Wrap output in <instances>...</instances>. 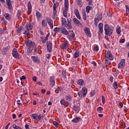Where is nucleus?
<instances>
[{
  "label": "nucleus",
  "mask_w": 129,
  "mask_h": 129,
  "mask_svg": "<svg viewBox=\"0 0 129 129\" xmlns=\"http://www.w3.org/2000/svg\"><path fill=\"white\" fill-rule=\"evenodd\" d=\"M114 30V27L112 26H109L108 24H105L104 25L105 34L107 36H110L111 35H112V33H113Z\"/></svg>",
  "instance_id": "obj_1"
},
{
  "label": "nucleus",
  "mask_w": 129,
  "mask_h": 129,
  "mask_svg": "<svg viewBox=\"0 0 129 129\" xmlns=\"http://www.w3.org/2000/svg\"><path fill=\"white\" fill-rule=\"evenodd\" d=\"M64 8L63 10L62 13L64 17H67V13L68 10H69V0H64Z\"/></svg>",
  "instance_id": "obj_2"
},
{
  "label": "nucleus",
  "mask_w": 129,
  "mask_h": 129,
  "mask_svg": "<svg viewBox=\"0 0 129 129\" xmlns=\"http://www.w3.org/2000/svg\"><path fill=\"white\" fill-rule=\"evenodd\" d=\"M31 116L33 119H35V120H38V121H40L41 119H43L44 118V116L42 114L38 115L37 113H33L31 115Z\"/></svg>",
  "instance_id": "obj_3"
},
{
  "label": "nucleus",
  "mask_w": 129,
  "mask_h": 129,
  "mask_svg": "<svg viewBox=\"0 0 129 129\" xmlns=\"http://www.w3.org/2000/svg\"><path fill=\"white\" fill-rule=\"evenodd\" d=\"M25 44L27 47H35V42L32 40H29V39H26L25 40Z\"/></svg>",
  "instance_id": "obj_4"
},
{
  "label": "nucleus",
  "mask_w": 129,
  "mask_h": 129,
  "mask_svg": "<svg viewBox=\"0 0 129 129\" xmlns=\"http://www.w3.org/2000/svg\"><path fill=\"white\" fill-rule=\"evenodd\" d=\"M105 57L108 60H110V61H112L113 60V55L110 52V51L108 50L106 53Z\"/></svg>",
  "instance_id": "obj_5"
},
{
  "label": "nucleus",
  "mask_w": 129,
  "mask_h": 129,
  "mask_svg": "<svg viewBox=\"0 0 129 129\" xmlns=\"http://www.w3.org/2000/svg\"><path fill=\"white\" fill-rule=\"evenodd\" d=\"M67 37L68 39L70 41H73L74 38H75V33H74V32H73V31H70Z\"/></svg>",
  "instance_id": "obj_6"
},
{
  "label": "nucleus",
  "mask_w": 129,
  "mask_h": 129,
  "mask_svg": "<svg viewBox=\"0 0 129 129\" xmlns=\"http://www.w3.org/2000/svg\"><path fill=\"white\" fill-rule=\"evenodd\" d=\"M12 55L15 59H19L20 58V55L18 52V49L14 48L12 51Z\"/></svg>",
  "instance_id": "obj_7"
},
{
  "label": "nucleus",
  "mask_w": 129,
  "mask_h": 129,
  "mask_svg": "<svg viewBox=\"0 0 129 129\" xmlns=\"http://www.w3.org/2000/svg\"><path fill=\"white\" fill-rule=\"evenodd\" d=\"M49 36H50V33H48L46 37H41L40 39V42L42 43V44H46V42L48 41V38H49Z\"/></svg>",
  "instance_id": "obj_8"
},
{
  "label": "nucleus",
  "mask_w": 129,
  "mask_h": 129,
  "mask_svg": "<svg viewBox=\"0 0 129 129\" xmlns=\"http://www.w3.org/2000/svg\"><path fill=\"white\" fill-rule=\"evenodd\" d=\"M102 20V16L100 15L97 16V17H95L94 18V25L95 27H97V25H98V23H99V21H101Z\"/></svg>",
  "instance_id": "obj_9"
},
{
  "label": "nucleus",
  "mask_w": 129,
  "mask_h": 129,
  "mask_svg": "<svg viewBox=\"0 0 129 129\" xmlns=\"http://www.w3.org/2000/svg\"><path fill=\"white\" fill-rule=\"evenodd\" d=\"M46 47L47 49V52H52V42L50 41H48L46 43Z\"/></svg>",
  "instance_id": "obj_10"
},
{
  "label": "nucleus",
  "mask_w": 129,
  "mask_h": 129,
  "mask_svg": "<svg viewBox=\"0 0 129 129\" xmlns=\"http://www.w3.org/2000/svg\"><path fill=\"white\" fill-rule=\"evenodd\" d=\"M125 65V60L124 59H122L119 62V63L118 64V69H121L122 68H123V67Z\"/></svg>",
  "instance_id": "obj_11"
},
{
  "label": "nucleus",
  "mask_w": 129,
  "mask_h": 129,
  "mask_svg": "<svg viewBox=\"0 0 129 129\" xmlns=\"http://www.w3.org/2000/svg\"><path fill=\"white\" fill-rule=\"evenodd\" d=\"M46 20L49 27H50V29H53L54 26H53V21H52V19L49 17H46Z\"/></svg>",
  "instance_id": "obj_12"
},
{
  "label": "nucleus",
  "mask_w": 129,
  "mask_h": 129,
  "mask_svg": "<svg viewBox=\"0 0 129 129\" xmlns=\"http://www.w3.org/2000/svg\"><path fill=\"white\" fill-rule=\"evenodd\" d=\"M69 45V43L68 42V41L66 40L63 44L60 45V47L61 49H63V50H64L65 49H67V47H68Z\"/></svg>",
  "instance_id": "obj_13"
},
{
  "label": "nucleus",
  "mask_w": 129,
  "mask_h": 129,
  "mask_svg": "<svg viewBox=\"0 0 129 129\" xmlns=\"http://www.w3.org/2000/svg\"><path fill=\"white\" fill-rule=\"evenodd\" d=\"M84 31L87 37H91V33L90 32V29H89V28L85 27Z\"/></svg>",
  "instance_id": "obj_14"
},
{
  "label": "nucleus",
  "mask_w": 129,
  "mask_h": 129,
  "mask_svg": "<svg viewBox=\"0 0 129 129\" xmlns=\"http://www.w3.org/2000/svg\"><path fill=\"white\" fill-rule=\"evenodd\" d=\"M98 31L100 34H103V23H100L98 24Z\"/></svg>",
  "instance_id": "obj_15"
},
{
  "label": "nucleus",
  "mask_w": 129,
  "mask_h": 129,
  "mask_svg": "<svg viewBox=\"0 0 129 129\" xmlns=\"http://www.w3.org/2000/svg\"><path fill=\"white\" fill-rule=\"evenodd\" d=\"M31 59L34 63H40V58L37 56H32Z\"/></svg>",
  "instance_id": "obj_16"
},
{
  "label": "nucleus",
  "mask_w": 129,
  "mask_h": 129,
  "mask_svg": "<svg viewBox=\"0 0 129 129\" xmlns=\"http://www.w3.org/2000/svg\"><path fill=\"white\" fill-rule=\"evenodd\" d=\"M23 35H25L26 38L29 39L30 38V30L28 29H25L23 32Z\"/></svg>",
  "instance_id": "obj_17"
},
{
  "label": "nucleus",
  "mask_w": 129,
  "mask_h": 129,
  "mask_svg": "<svg viewBox=\"0 0 129 129\" xmlns=\"http://www.w3.org/2000/svg\"><path fill=\"white\" fill-rule=\"evenodd\" d=\"M73 22L76 26H82V24L80 23V21H79V20H78V19H77L76 18L73 19Z\"/></svg>",
  "instance_id": "obj_18"
},
{
  "label": "nucleus",
  "mask_w": 129,
  "mask_h": 129,
  "mask_svg": "<svg viewBox=\"0 0 129 129\" xmlns=\"http://www.w3.org/2000/svg\"><path fill=\"white\" fill-rule=\"evenodd\" d=\"M60 33L61 34H63V35H65L66 36H68L69 35V32L66 29V28H64L63 27H61V30Z\"/></svg>",
  "instance_id": "obj_19"
},
{
  "label": "nucleus",
  "mask_w": 129,
  "mask_h": 129,
  "mask_svg": "<svg viewBox=\"0 0 129 129\" xmlns=\"http://www.w3.org/2000/svg\"><path fill=\"white\" fill-rule=\"evenodd\" d=\"M8 51H10V46H8L5 47H4L2 49V53L4 55H6Z\"/></svg>",
  "instance_id": "obj_20"
},
{
  "label": "nucleus",
  "mask_w": 129,
  "mask_h": 129,
  "mask_svg": "<svg viewBox=\"0 0 129 129\" xmlns=\"http://www.w3.org/2000/svg\"><path fill=\"white\" fill-rule=\"evenodd\" d=\"M50 84L53 87L55 85V78L54 77H50L49 78Z\"/></svg>",
  "instance_id": "obj_21"
},
{
  "label": "nucleus",
  "mask_w": 129,
  "mask_h": 129,
  "mask_svg": "<svg viewBox=\"0 0 129 129\" xmlns=\"http://www.w3.org/2000/svg\"><path fill=\"white\" fill-rule=\"evenodd\" d=\"M28 15H30L31 13H32V4H31V2H28Z\"/></svg>",
  "instance_id": "obj_22"
},
{
  "label": "nucleus",
  "mask_w": 129,
  "mask_h": 129,
  "mask_svg": "<svg viewBox=\"0 0 129 129\" xmlns=\"http://www.w3.org/2000/svg\"><path fill=\"white\" fill-rule=\"evenodd\" d=\"M26 29L31 31L33 29V25L30 23H27L25 26Z\"/></svg>",
  "instance_id": "obj_23"
},
{
  "label": "nucleus",
  "mask_w": 129,
  "mask_h": 129,
  "mask_svg": "<svg viewBox=\"0 0 129 129\" xmlns=\"http://www.w3.org/2000/svg\"><path fill=\"white\" fill-rule=\"evenodd\" d=\"M62 29V27H55L53 29V32L55 34H57V33H61V30Z\"/></svg>",
  "instance_id": "obj_24"
},
{
  "label": "nucleus",
  "mask_w": 129,
  "mask_h": 129,
  "mask_svg": "<svg viewBox=\"0 0 129 129\" xmlns=\"http://www.w3.org/2000/svg\"><path fill=\"white\" fill-rule=\"evenodd\" d=\"M6 3L9 10H12L13 9L12 7V1L11 0H6Z\"/></svg>",
  "instance_id": "obj_25"
},
{
  "label": "nucleus",
  "mask_w": 129,
  "mask_h": 129,
  "mask_svg": "<svg viewBox=\"0 0 129 129\" xmlns=\"http://www.w3.org/2000/svg\"><path fill=\"white\" fill-rule=\"evenodd\" d=\"M80 55V51L79 50H76L73 55V57L75 59H76V58H78V57H79Z\"/></svg>",
  "instance_id": "obj_26"
},
{
  "label": "nucleus",
  "mask_w": 129,
  "mask_h": 129,
  "mask_svg": "<svg viewBox=\"0 0 129 129\" xmlns=\"http://www.w3.org/2000/svg\"><path fill=\"white\" fill-rule=\"evenodd\" d=\"M77 84L83 86L84 85V80L83 79H79L77 81Z\"/></svg>",
  "instance_id": "obj_27"
},
{
  "label": "nucleus",
  "mask_w": 129,
  "mask_h": 129,
  "mask_svg": "<svg viewBox=\"0 0 129 129\" xmlns=\"http://www.w3.org/2000/svg\"><path fill=\"white\" fill-rule=\"evenodd\" d=\"M75 14L76 15L77 18L79 19V20H80L81 19V17H80V15L79 14V11H78V9H75L74 10Z\"/></svg>",
  "instance_id": "obj_28"
},
{
  "label": "nucleus",
  "mask_w": 129,
  "mask_h": 129,
  "mask_svg": "<svg viewBox=\"0 0 129 129\" xmlns=\"http://www.w3.org/2000/svg\"><path fill=\"white\" fill-rule=\"evenodd\" d=\"M81 121V118L80 117H77L75 118H74L72 121L73 122H75L76 123L79 122V121Z\"/></svg>",
  "instance_id": "obj_29"
},
{
  "label": "nucleus",
  "mask_w": 129,
  "mask_h": 129,
  "mask_svg": "<svg viewBox=\"0 0 129 129\" xmlns=\"http://www.w3.org/2000/svg\"><path fill=\"white\" fill-rule=\"evenodd\" d=\"M73 110L78 113L79 112V110H80V107H79V106L75 105L73 107Z\"/></svg>",
  "instance_id": "obj_30"
},
{
  "label": "nucleus",
  "mask_w": 129,
  "mask_h": 129,
  "mask_svg": "<svg viewBox=\"0 0 129 129\" xmlns=\"http://www.w3.org/2000/svg\"><path fill=\"white\" fill-rule=\"evenodd\" d=\"M91 10H92V7H91L90 6H87L86 7V12L87 14H89V13H90V11H91Z\"/></svg>",
  "instance_id": "obj_31"
},
{
  "label": "nucleus",
  "mask_w": 129,
  "mask_h": 129,
  "mask_svg": "<svg viewBox=\"0 0 129 129\" xmlns=\"http://www.w3.org/2000/svg\"><path fill=\"white\" fill-rule=\"evenodd\" d=\"M76 4L79 8H82V0H76Z\"/></svg>",
  "instance_id": "obj_32"
},
{
  "label": "nucleus",
  "mask_w": 129,
  "mask_h": 129,
  "mask_svg": "<svg viewBox=\"0 0 129 129\" xmlns=\"http://www.w3.org/2000/svg\"><path fill=\"white\" fill-rule=\"evenodd\" d=\"M116 32L117 34V35H120V33H121V29L120 28V26H117L116 28Z\"/></svg>",
  "instance_id": "obj_33"
},
{
  "label": "nucleus",
  "mask_w": 129,
  "mask_h": 129,
  "mask_svg": "<svg viewBox=\"0 0 129 129\" xmlns=\"http://www.w3.org/2000/svg\"><path fill=\"white\" fill-rule=\"evenodd\" d=\"M81 92L84 94L83 96H86V94H87V89L85 87L83 88Z\"/></svg>",
  "instance_id": "obj_34"
},
{
  "label": "nucleus",
  "mask_w": 129,
  "mask_h": 129,
  "mask_svg": "<svg viewBox=\"0 0 129 129\" xmlns=\"http://www.w3.org/2000/svg\"><path fill=\"white\" fill-rule=\"evenodd\" d=\"M4 17L6 20H8V21H10L12 19V17L10 15V14L6 13L4 15Z\"/></svg>",
  "instance_id": "obj_35"
},
{
  "label": "nucleus",
  "mask_w": 129,
  "mask_h": 129,
  "mask_svg": "<svg viewBox=\"0 0 129 129\" xmlns=\"http://www.w3.org/2000/svg\"><path fill=\"white\" fill-rule=\"evenodd\" d=\"M64 26H66V27L68 30H71V29H72V24H71V23H68Z\"/></svg>",
  "instance_id": "obj_36"
},
{
  "label": "nucleus",
  "mask_w": 129,
  "mask_h": 129,
  "mask_svg": "<svg viewBox=\"0 0 129 129\" xmlns=\"http://www.w3.org/2000/svg\"><path fill=\"white\" fill-rule=\"evenodd\" d=\"M22 31H23V26H20L16 30V33H17V34H20L22 32Z\"/></svg>",
  "instance_id": "obj_37"
},
{
  "label": "nucleus",
  "mask_w": 129,
  "mask_h": 129,
  "mask_svg": "<svg viewBox=\"0 0 129 129\" xmlns=\"http://www.w3.org/2000/svg\"><path fill=\"white\" fill-rule=\"evenodd\" d=\"M41 25H42V27H43L44 28H45V27L47 26V21H46V20L43 19L42 21Z\"/></svg>",
  "instance_id": "obj_38"
},
{
  "label": "nucleus",
  "mask_w": 129,
  "mask_h": 129,
  "mask_svg": "<svg viewBox=\"0 0 129 129\" xmlns=\"http://www.w3.org/2000/svg\"><path fill=\"white\" fill-rule=\"evenodd\" d=\"M58 7H59V2H55L53 4V9L57 10Z\"/></svg>",
  "instance_id": "obj_39"
},
{
  "label": "nucleus",
  "mask_w": 129,
  "mask_h": 129,
  "mask_svg": "<svg viewBox=\"0 0 129 129\" xmlns=\"http://www.w3.org/2000/svg\"><path fill=\"white\" fill-rule=\"evenodd\" d=\"M125 9H126V15L129 17V6L128 5H126Z\"/></svg>",
  "instance_id": "obj_40"
},
{
  "label": "nucleus",
  "mask_w": 129,
  "mask_h": 129,
  "mask_svg": "<svg viewBox=\"0 0 129 129\" xmlns=\"http://www.w3.org/2000/svg\"><path fill=\"white\" fill-rule=\"evenodd\" d=\"M67 24V21L66 20V19L65 18H62L61 20V25L62 26L66 25Z\"/></svg>",
  "instance_id": "obj_41"
},
{
  "label": "nucleus",
  "mask_w": 129,
  "mask_h": 129,
  "mask_svg": "<svg viewBox=\"0 0 129 129\" xmlns=\"http://www.w3.org/2000/svg\"><path fill=\"white\" fill-rule=\"evenodd\" d=\"M57 9H53V17H57Z\"/></svg>",
  "instance_id": "obj_42"
},
{
  "label": "nucleus",
  "mask_w": 129,
  "mask_h": 129,
  "mask_svg": "<svg viewBox=\"0 0 129 129\" xmlns=\"http://www.w3.org/2000/svg\"><path fill=\"white\" fill-rule=\"evenodd\" d=\"M34 47H28L27 52L28 53H32L33 52V49Z\"/></svg>",
  "instance_id": "obj_43"
},
{
  "label": "nucleus",
  "mask_w": 129,
  "mask_h": 129,
  "mask_svg": "<svg viewBox=\"0 0 129 129\" xmlns=\"http://www.w3.org/2000/svg\"><path fill=\"white\" fill-rule=\"evenodd\" d=\"M78 95L79 96V97H81V98H82V97H83V98L85 97V96H83V95H84V94H83L82 92H79L78 93Z\"/></svg>",
  "instance_id": "obj_44"
},
{
  "label": "nucleus",
  "mask_w": 129,
  "mask_h": 129,
  "mask_svg": "<svg viewBox=\"0 0 129 129\" xmlns=\"http://www.w3.org/2000/svg\"><path fill=\"white\" fill-rule=\"evenodd\" d=\"M113 87L114 89H117V82H115L113 84Z\"/></svg>",
  "instance_id": "obj_45"
},
{
  "label": "nucleus",
  "mask_w": 129,
  "mask_h": 129,
  "mask_svg": "<svg viewBox=\"0 0 129 129\" xmlns=\"http://www.w3.org/2000/svg\"><path fill=\"white\" fill-rule=\"evenodd\" d=\"M22 16V12L21 10H18L17 13V18H19V17H21Z\"/></svg>",
  "instance_id": "obj_46"
},
{
  "label": "nucleus",
  "mask_w": 129,
  "mask_h": 129,
  "mask_svg": "<svg viewBox=\"0 0 129 129\" xmlns=\"http://www.w3.org/2000/svg\"><path fill=\"white\" fill-rule=\"evenodd\" d=\"M36 16L37 19H40L41 18V14L38 11L36 12Z\"/></svg>",
  "instance_id": "obj_47"
},
{
  "label": "nucleus",
  "mask_w": 129,
  "mask_h": 129,
  "mask_svg": "<svg viewBox=\"0 0 129 129\" xmlns=\"http://www.w3.org/2000/svg\"><path fill=\"white\" fill-rule=\"evenodd\" d=\"M94 50H95V51H98V50H99V47H98V45L95 44L94 45Z\"/></svg>",
  "instance_id": "obj_48"
},
{
  "label": "nucleus",
  "mask_w": 129,
  "mask_h": 129,
  "mask_svg": "<svg viewBox=\"0 0 129 129\" xmlns=\"http://www.w3.org/2000/svg\"><path fill=\"white\" fill-rule=\"evenodd\" d=\"M53 125H55L56 127H59V123H58L57 121H54L53 122Z\"/></svg>",
  "instance_id": "obj_49"
},
{
  "label": "nucleus",
  "mask_w": 129,
  "mask_h": 129,
  "mask_svg": "<svg viewBox=\"0 0 129 129\" xmlns=\"http://www.w3.org/2000/svg\"><path fill=\"white\" fill-rule=\"evenodd\" d=\"M97 110H98V111H99V112H102L103 110V108L101 107H98L97 109Z\"/></svg>",
  "instance_id": "obj_50"
},
{
  "label": "nucleus",
  "mask_w": 129,
  "mask_h": 129,
  "mask_svg": "<svg viewBox=\"0 0 129 129\" xmlns=\"http://www.w3.org/2000/svg\"><path fill=\"white\" fill-rule=\"evenodd\" d=\"M13 127L14 128V129H22L21 127L19 126H17V125L16 124H14L13 125Z\"/></svg>",
  "instance_id": "obj_51"
},
{
  "label": "nucleus",
  "mask_w": 129,
  "mask_h": 129,
  "mask_svg": "<svg viewBox=\"0 0 129 129\" xmlns=\"http://www.w3.org/2000/svg\"><path fill=\"white\" fill-rule=\"evenodd\" d=\"M101 99L103 104H104V103H105V98L104 97V96H101Z\"/></svg>",
  "instance_id": "obj_52"
},
{
  "label": "nucleus",
  "mask_w": 129,
  "mask_h": 129,
  "mask_svg": "<svg viewBox=\"0 0 129 129\" xmlns=\"http://www.w3.org/2000/svg\"><path fill=\"white\" fill-rule=\"evenodd\" d=\"M38 102L40 104H43L44 103V100L40 98V99L38 100Z\"/></svg>",
  "instance_id": "obj_53"
},
{
  "label": "nucleus",
  "mask_w": 129,
  "mask_h": 129,
  "mask_svg": "<svg viewBox=\"0 0 129 129\" xmlns=\"http://www.w3.org/2000/svg\"><path fill=\"white\" fill-rule=\"evenodd\" d=\"M62 76L63 77H66V71L63 70L62 72Z\"/></svg>",
  "instance_id": "obj_54"
},
{
  "label": "nucleus",
  "mask_w": 129,
  "mask_h": 129,
  "mask_svg": "<svg viewBox=\"0 0 129 129\" xmlns=\"http://www.w3.org/2000/svg\"><path fill=\"white\" fill-rule=\"evenodd\" d=\"M17 104L18 105L21 106L23 105V104H22V103H21V100H18L17 101Z\"/></svg>",
  "instance_id": "obj_55"
},
{
  "label": "nucleus",
  "mask_w": 129,
  "mask_h": 129,
  "mask_svg": "<svg viewBox=\"0 0 129 129\" xmlns=\"http://www.w3.org/2000/svg\"><path fill=\"white\" fill-rule=\"evenodd\" d=\"M86 13H84L83 14V19L84 20V21H86Z\"/></svg>",
  "instance_id": "obj_56"
},
{
  "label": "nucleus",
  "mask_w": 129,
  "mask_h": 129,
  "mask_svg": "<svg viewBox=\"0 0 129 129\" xmlns=\"http://www.w3.org/2000/svg\"><path fill=\"white\" fill-rule=\"evenodd\" d=\"M67 100H69L70 101L72 99V97H71V96H67L66 97Z\"/></svg>",
  "instance_id": "obj_57"
},
{
  "label": "nucleus",
  "mask_w": 129,
  "mask_h": 129,
  "mask_svg": "<svg viewBox=\"0 0 129 129\" xmlns=\"http://www.w3.org/2000/svg\"><path fill=\"white\" fill-rule=\"evenodd\" d=\"M71 22H72V20H71V18H68L67 19V23L69 24H71Z\"/></svg>",
  "instance_id": "obj_58"
},
{
  "label": "nucleus",
  "mask_w": 129,
  "mask_h": 129,
  "mask_svg": "<svg viewBox=\"0 0 129 129\" xmlns=\"http://www.w3.org/2000/svg\"><path fill=\"white\" fill-rule=\"evenodd\" d=\"M60 104L62 105H65V101H64V100H60Z\"/></svg>",
  "instance_id": "obj_59"
},
{
  "label": "nucleus",
  "mask_w": 129,
  "mask_h": 129,
  "mask_svg": "<svg viewBox=\"0 0 129 129\" xmlns=\"http://www.w3.org/2000/svg\"><path fill=\"white\" fill-rule=\"evenodd\" d=\"M124 42H125V39H124V38L120 39L119 40V43H124Z\"/></svg>",
  "instance_id": "obj_60"
},
{
  "label": "nucleus",
  "mask_w": 129,
  "mask_h": 129,
  "mask_svg": "<svg viewBox=\"0 0 129 129\" xmlns=\"http://www.w3.org/2000/svg\"><path fill=\"white\" fill-rule=\"evenodd\" d=\"M26 77L25 76H22L21 78L20 79L21 80H25L26 79Z\"/></svg>",
  "instance_id": "obj_61"
},
{
  "label": "nucleus",
  "mask_w": 129,
  "mask_h": 129,
  "mask_svg": "<svg viewBox=\"0 0 129 129\" xmlns=\"http://www.w3.org/2000/svg\"><path fill=\"white\" fill-rule=\"evenodd\" d=\"M110 82H113V77L111 76L109 78Z\"/></svg>",
  "instance_id": "obj_62"
},
{
  "label": "nucleus",
  "mask_w": 129,
  "mask_h": 129,
  "mask_svg": "<svg viewBox=\"0 0 129 129\" xmlns=\"http://www.w3.org/2000/svg\"><path fill=\"white\" fill-rule=\"evenodd\" d=\"M32 80H33V81L36 82L37 81V77L36 76H34L32 78Z\"/></svg>",
  "instance_id": "obj_63"
},
{
  "label": "nucleus",
  "mask_w": 129,
  "mask_h": 129,
  "mask_svg": "<svg viewBox=\"0 0 129 129\" xmlns=\"http://www.w3.org/2000/svg\"><path fill=\"white\" fill-rule=\"evenodd\" d=\"M25 127L26 129H30V128L29 127V124H25Z\"/></svg>",
  "instance_id": "obj_64"
}]
</instances>
